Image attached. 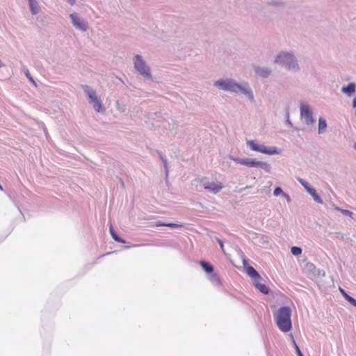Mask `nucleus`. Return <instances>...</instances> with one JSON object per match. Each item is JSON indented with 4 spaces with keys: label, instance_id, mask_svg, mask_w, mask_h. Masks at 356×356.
I'll list each match as a JSON object with an SVG mask.
<instances>
[{
    "label": "nucleus",
    "instance_id": "nucleus-1",
    "mask_svg": "<svg viewBox=\"0 0 356 356\" xmlns=\"http://www.w3.org/2000/svg\"><path fill=\"white\" fill-rule=\"evenodd\" d=\"M274 63L284 67L289 71L296 72L300 70L298 60L291 51L279 52L275 57Z\"/></svg>",
    "mask_w": 356,
    "mask_h": 356
},
{
    "label": "nucleus",
    "instance_id": "nucleus-2",
    "mask_svg": "<svg viewBox=\"0 0 356 356\" xmlns=\"http://www.w3.org/2000/svg\"><path fill=\"white\" fill-rule=\"evenodd\" d=\"M291 309L289 307H282L274 314L276 324L282 332H288L292 328Z\"/></svg>",
    "mask_w": 356,
    "mask_h": 356
},
{
    "label": "nucleus",
    "instance_id": "nucleus-3",
    "mask_svg": "<svg viewBox=\"0 0 356 356\" xmlns=\"http://www.w3.org/2000/svg\"><path fill=\"white\" fill-rule=\"evenodd\" d=\"M132 60L134 69L140 75L145 79L153 80L151 68L141 55H135Z\"/></svg>",
    "mask_w": 356,
    "mask_h": 356
},
{
    "label": "nucleus",
    "instance_id": "nucleus-4",
    "mask_svg": "<svg viewBox=\"0 0 356 356\" xmlns=\"http://www.w3.org/2000/svg\"><path fill=\"white\" fill-rule=\"evenodd\" d=\"M247 146L254 152L275 155L279 154L281 150L275 146H266L264 143H259L256 140H248L246 142Z\"/></svg>",
    "mask_w": 356,
    "mask_h": 356
},
{
    "label": "nucleus",
    "instance_id": "nucleus-5",
    "mask_svg": "<svg viewBox=\"0 0 356 356\" xmlns=\"http://www.w3.org/2000/svg\"><path fill=\"white\" fill-rule=\"evenodd\" d=\"M84 92L89 98V102L91 104L94 109L98 113H103L105 111V108L102 104V100L98 97L95 90L91 87L84 85L82 86Z\"/></svg>",
    "mask_w": 356,
    "mask_h": 356
},
{
    "label": "nucleus",
    "instance_id": "nucleus-6",
    "mask_svg": "<svg viewBox=\"0 0 356 356\" xmlns=\"http://www.w3.org/2000/svg\"><path fill=\"white\" fill-rule=\"evenodd\" d=\"M300 116L302 122L307 126H312L316 122L314 118L313 110L307 103H300Z\"/></svg>",
    "mask_w": 356,
    "mask_h": 356
},
{
    "label": "nucleus",
    "instance_id": "nucleus-7",
    "mask_svg": "<svg viewBox=\"0 0 356 356\" xmlns=\"http://www.w3.org/2000/svg\"><path fill=\"white\" fill-rule=\"evenodd\" d=\"M238 82L233 79H220L213 83V86L217 88L232 93H234L236 89Z\"/></svg>",
    "mask_w": 356,
    "mask_h": 356
},
{
    "label": "nucleus",
    "instance_id": "nucleus-8",
    "mask_svg": "<svg viewBox=\"0 0 356 356\" xmlns=\"http://www.w3.org/2000/svg\"><path fill=\"white\" fill-rule=\"evenodd\" d=\"M72 26L78 31L86 32L88 29V24L78 13L73 12L69 15Z\"/></svg>",
    "mask_w": 356,
    "mask_h": 356
},
{
    "label": "nucleus",
    "instance_id": "nucleus-9",
    "mask_svg": "<svg viewBox=\"0 0 356 356\" xmlns=\"http://www.w3.org/2000/svg\"><path fill=\"white\" fill-rule=\"evenodd\" d=\"M242 165L249 168H259L266 172H270L271 170V166L268 163L250 158H243Z\"/></svg>",
    "mask_w": 356,
    "mask_h": 356
},
{
    "label": "nucleus",
    "instance_id": "nucleus-10",
    "mask_svg": "<svg viewBox=\"0 0 356 356\" xmlns=\"http://www.w3.org/2000/svg\"><path fill=\"white\" fill-rule=\"evenodd\" d=\"M200 184L205 190L213 194L219 193L224 188V186L221 182L211 181L207 177L201 179Z\"/></svg>",
    "mask_w": 356,
    "mask_h": 356
},
{
    "label": "nucleus",
    "instance_id": "nucleus-11",
    "mask_svg": "<svg viewBox=\"0 0 356 356\" xmlns=\"http://www.w3.org/2000/svg\"><path fill=\"white\" fill-rule=\"evenodd\" d=\"M235 94H243L244 95L248 100L250 102L254 101V97L253 91L250 86L249 83L247 82H243L241 83H238Z\"/></svg>",
    "mask_w": 356,
    "mask_h": 356
},
{
    "label": "nucleus",
    "instance_id": "nucleus-12",
    "mask_svg": "<svg viewBox=\"0 0 356 356\" xmlns=\"http://www.w3.org/2000/svg\"><path fill=\"white\" fill-rule=\"evenodd\" d=\"M298 182L305 188L307 192L313 197L314 200L318 203L323 204V200L317 194L316 190L312 188L309 184L302 178H297Z\"/></svg>",
    "mask_w": 356,
    "mask_h": 356
},
{
    "label": "nucleus",
    "instance_id": "nucleus-13",
    "mask_svg": "<svg viewBox=\"0 0 356 356\" xmlns=\"http://www.w3.org/2000/svg\"><path fill=\"white\" fill-rule=\"evenodd\" d=\"M298 182L305 188L307 192L313 197L314 200L318 203L323 204V200L317 194L316 190L312 188L309 184L302 178H297Z\"/></svg>",
    "mask_w": 356,
    "mask_h": 356
},
{
    "label": "nucleus",
    "instance_id": "nucleus-14",
    "mask_svg": "<svg viewBox=\"0 0 356 356\" xmlns=\"http://www.w3.org/2000/svg\"><path fill=\"white\" fill-rule=\"evenodd\" d=\"M254 70L255 74L261 78H268L272 74V69L266 66H254Z\"/></svg>",
    "mask_w": 356,
    "mask_h": 356
},
{
    "label": "nucleus",
    "instance_id": "nucleus-15",
    "mask_svg": "<svg viewBox=\"0 0 356 356\" xmlns=\"http://www.w3.org/2000/svg\"><path fill=\"white\" fill-rule=\"evenodd\" d=\"M254 285L262 293H264V294H268V291H269L268 288L263 282V279L261 278V277H260V278H258V279L254 280Z\"/></svg>",
    "mask_w": 356,
    "mask_h": 356
},
{
    "label": "nucleus",
    "instance_id": "nucleus-16",
    "mask_svg": "<svg viewBox=\"0 0 356 356\" xmlns=\"http://www.w3.org/2000/svg\"><path fill=\"white\" fill-rule=\"evenodd\" d=\"M31 10V13L35 15L40 11V7L37 0H26Z\"/></svg>",
    "mask_w": 356,
    "mask_h": 356
},
{
    "label": "nucleus",
    "instance_id": "nucleus-17",
    "mask_svg": "<svg viewBox=\"0 0 356 356\" xmlns=\"http://www.w3.org/2000/svg\"><path fill=\"white\" fill-rule=\"evenodd\" d=\"M356 84L353 82L349 83L346 86L341 88V92L350 97L355 92Z\"/></svg>",
    "mask_w": 356,
    "mask_h": 356
},
{
    "label": "nucleus",
    "instance_id": "nucleus-18",
    "mask_svg": "<svg viewBox=\"0 0 356 356\" xmlns=\"http://www.w3.org/2000/svg\"><path fill=\"white\" fill-rule=\"evenodd\" d=\"M246 273L254 280L260 278L261 277L259 274L257 273V271L252 266H250L246 267Z\"/></svg>",
    "mask_w": 356,
    "mask_h": 356
},
{
    "label": "nucleus",
    "instance_id": "nucleus-19",
    "mask_svg": "<svg viewBox=\"0 0 356 356\" xmlns=\"http://www.w3.org/2000/svg\"><path fill=\"white\" fill-rule=\"evenodd\" d=\"M327 128V122L326 120L320 117L318 118V134H323Z\"/></svg>",
    "mask_w": 356,
    "mask_h": 356
},
{
    "label": "nucleus",
    "instance_id": "nucleus-20",
    "mask_svg": "<svg viewBox=\"0 0 356 356\" xmlns=\"http://www.w3.org/2000/svg\"><path fill=\"white\" fill-rule=\"evenodd\" d=\"M200 265L202 267V268L207 273H212L213 271V266L209 264V263L204 261H200Z\"/></svg>",
    "mask_w": 356,
    "mask_h": 356
},
{
    "label": "nucleus",
    "instance_id": "nucleus-21",
    "mask_svg": "<svg viewBox=\"0 0 356 356\" xmlns=\"http://www.w3.org/2000/svg\"><path fill=\"white\" fill-rule=\"evenodd\" d=\"M110 232L112 236V238L117 242L124 243L125 241L123 240L122 238L118 236V234L114 232L113 228L112 226L110 227Z\"/></svg>",
    "mask_w": 356,
    "mask_h": 356
},
{
    "label": "nucleus",
    "instance_id": "nucleus-22",
    "mask_svg": "<svg viewBox=\"0 0 356 356\" xmlns=\"http://www.w3.org/2000/svg\"><path fill=\"white\" fill-rule=\"evenodd\" d=\"M334 209L337 211H339L340 212H341V213H343L345 216H349L351 218H353V213L348 210L341 209L337 206L334 207Z\"/></svg>",
    "mask_w": 356,
    "mask_h": 356
},
{
    "label": "nucleus",
    "instance_id": "nucleus-23",
    "mask_svg": "<svg viewBox=\"0 0 356 356\" xmlns=\"http://www.w3.org/2000/svg\"><path fill=\"white\" fill-rule=\"evenodd\" d=\"M291 252L293 255L298 256L302 253V249L299 247L294 246L291 248Z\"/></svg>",
    "mask_w": 356,
    "mask_h": 356
},
{
    "label": "nucleus",
    "instance_id": "nucleus-24",
    "mask_svg": "<svg viewBox=\"0 0 356 356\" xmlns=\"http://www.w3.org/2000/svg\"><path fill=\"white\" fill-rule=\"evenodd\" d=\"M116 108L120 112H124L126 111V105L120 103L119 101L116 102Z\"/></svg>",
    "mask_w": 356,
    "mask_h": 356
},
{
    "label": "nucleus",
    "instance_id": "nucleus-25",
    "mask_svg": "<svg viewBox=\"0 0 356 356\" xmlns=\"http://www.w3.org/2000/svg\"><path fill=\"white\" fill-rule=\"evenodd\" d=\"M268 4L273 6L281 7L284 5V3L282 1L273 0L268 2Z\"/></svg>",
    "mask_w": 356,
    "mask_h": 356
},
{
    "label": "nucleus",
    "instance_id": "nucleus-26",
    "mask_svg": "<svg viewBox=\"0 0 356 356\" xmlns=\"http://www.w3.org/2000/svg\"><path fill=\"white\" fill-rule=\"evenodd\" d=\"M209 280L214 284H219V283H220L219 279L217 277V276L215 274L211 273L209 277Z\"/></svg>",
    "mask_w": 356,
    "mask_h": 356
},
{
    "label": "nucleus",
    "instance_id": "nucleus-27",
    "mask_svg": "<svg viewBox=\"0 0 356 356\" xmlns=\"http://www.w3.org/2000/svg\"><path fill=\"white\" fill-rule=\"evenodd\" d=\"M283 193H284V192L282 191V188H280V187H276L273 191V195L275 197H277L279 195L283 196Z\"/></svg>",
    "mask_w": 356,
    "mask_h": 356
},
{
    "label": "nucleus",
    "instance_id": "nucleus-28",
    "mask_svg": "<svg viewBox=\"0 0 356 356\" xmlns=\"http://www.w3.org/2000/svg\"><path fill=\"white\" fill-rule=\"evenodd\" d=\"M24 72L25 76L30 80V81H31L33 84L35 85V82L33 80V77L31 76L29 70L25 69L24 70Z\"/></svg>",
    "mask_w": 356,
    "mask_h": 356
},
{
    "label": "nucleus",
    "instance_id": "nucleus-29",
    "mask_svg": "<svg viewBox=\"0 0 356 356\" xmlns=\"http://www.w3.org/2000/svg\"><path fill=\"white\" fill-rule=\"evenodd\" d=\"M339 291L341 292V293L342 294V296H343V298L348 302V300H350V298H351V296H350L343 289L341 288H339Z\"/></svg>",
    "mask_w": 356,
    "mask_h": 356
},
{
    "label": "nucleus",
    "instance_id": "nucleus-30",
    "mask_svg": "<svg viewBox=\"0 0 356 356\" xmlns=\"http://www.w3.org/2000/svg\"><path fill=\"white\" fill-rule=\"evenodd\" d=\"M229 159H232V161H234V162L242 165L243 158L229 156Z\"/></svg>",
    "mask_w": 356,
    "mask_h": 356
},
{
    "label": "nucleus",
    "instance_id": "nucleus-31",
    "mask_svg": "<svg viewBox=\"0 0 356 356\" xmlns=\"http://www.w3.org/2000/svg\"><path fill=\"white\" fill-rule=\"evenodd\" d=\"M165 226L169 227L171 228H178L180 227L181 225L177 223H173V222H168L165 223Z\"/></svg>",
    "mask_w": 356,
    "mask_h": 356
},
{
    "label": "nucleus",
    "instance_id": "nucleus-32",
    "mask_svg": "<svg viewBox=\"0 0 356 356\" xmlns=\"http://www.w3.org/2000/svg\"><path fill=\"white\" fill-rule=\"evenodd\" d=\"M293 344H294V346H295V348H296V351L297 355L298 356H304L303 354L302 353V352L300 351L299 347L296 344V341L294 340H293Z\"/></svg>",
    "mask_w": 356,
    "mask_h": 356
},
{
    "label": "nucleus",
    "instance_id": "nucleus-33",
    "mask_svg": "<svg viewBox=\"0 0 356 356\" xmlns=\"http://www.w3.org/2000/svg\"><path fill=\"white\" fill-rule=\"evenodd\" d=\"M216 239L217 242L218 243V244H219V245H220V248H221L222 251V252H224V245H223V242H222V240H220V238H216Z\"/></svg>",
    "mask_w": 356,
    "mask_h": 356
},
{
    "label": "nucleus",
    "instance_id": "nucleus-34",
    "mask_svg": "<svg viewBox=\"0 0 356 356\" xmlns=\"http://www.w3.org/2000/svg\"><path fill=\"white\" fill-rule=\"evenodd\" d=\"M306 266L308 268V270H314L315 268V266L312 263H307L306 264Z\"/></svg>",
    "mask_w": 356,
    "mask_h": 356
},
{
    "label": "nucleus",
    "instance_id": "nucleus-35",
    "mask_svg": "<svg viewBox=\"0 0 356 356\" xmlns=\"http://www.w3.org/2000/svg\"><path fill=\"white\" fill-rule=\"evenodd\" d=\"M283 197L286 199V200L288 202H291V199L290 196L287 193H283Z\"/></svg>",
    "mask_w": 356,
    "mask_h": 356
},
{
    "label": "nucleus",
    "instance_id": "nucleus-36",
    "mask_svg": "<svg viewBox=\"0 0 356 356\" xmlns=\"http://www.w3.org/2000/svg\"><path fill=\"white\" fill-rule=\"evenodd\" d=\"M348 302L352 305H353L354 307H356V300L354 299L353 298H350V300H348Z\"/></svg>",
    "mask_w": 356,
    "mask_h": 356
},
{
    "label": "nucleus",
    "instance_id": "nucleus-37",
    "mask_svg": "<svg viewBox=\"0 0 356 356\" xmlns=\"http://www.w3.org/2000/svg\"><path fill=\"white\" fill-rule=\"evenodd\" d=\"M165 222H162L161 221H158L155 223L154 226L160 227V226H165Z\"/></svg>",
    "mask_w": 356,
    "mask_h": 356
},
{
    "label": "nucleus",
    "instance_id": "nucleus-38",
    "mask_svg": "<svg viewBox=\"0 0 356 356\" xmlns=\"http://www.w3.org/2000/svg\"><path fill=\"white\" fill-rule=\"evenodd\" d=\"M161 159L163 161V165H164V167L165 168V170H167V161L165 159L161 157Z\"/></svg>",
    "mask_w": 356,
    "mask_h": 356
},
{
    "label": "nucleus",
    "instance_id": "nucleus-39",
    "mask_svg": "<svg viewBox=\"0 0 356 356\" xmlns=\"http://www.w3.org/2000/svg\"><path fill=\"white\" fill-rule=\"evenodd\" d=\"M353 108L356 107V97L353 100Z\"/></svg>",
    "mask_w": 356,
    "mask_h": 356
},
{
    "label": "nucleus",
    "instance_id": "nucleus-40",
    "mask_svg": "<svg viewBox=\"0 0 356 356\" xmlns=\"http://www.w3.org/2000/svg\"><path fill=\"white\" fill-rule=\"evenodd\" d=\"M3 66V63L1 62V60H0V68Z\"/></svg>",
    "mask_w": 356,
    "mask_h": 356
},
{
    "label": "nucleus",
    "instance_id": "nucleus-41",
    "mask_svg": "<svg viewBox=\"0 0 356 356\" xmlns=\"http://www.w3.org/2000/svg\"><path fill=\"white\" fill-rule=\"evenodd\" d=\"M287 123H288L289 124L291 125V121H290L289 120H287Z\"/></svg>",
    "mask_w": 356,
    "mask_h": 356
},
{
    "label": "nucleus",
    "instance_id": "nucleus-42",
    "mask_svg": "<svg viewBox=\"0 0 356 356\" xmlns=\"http://www.w3.org/2000/svg\"><path fill=\"white\" fill-rule=\"evenodd\" d=\"M354 149L356 150V142L354 143Z\"/></svg>",
    "mask_w": 356,
    "mask_h": 356
},
{
    "label": "nucleus",
    "instance_id": "nucleus-43",
    "mask_svg": "<svg viewBox=\"0 0 356 356\" xmlns=\"http://www.w3.org/2000/svg\"><path fill=\"white\" fill-rule=\"evenodd\" d=\"M0 190L3 191V187H2V186L1 184H0Z\"/></svg>",
    "mask_w": 356,
    "mask_h": 356
},
{
    "label": "nucleus",
    "instance_id": "nucleus-44",
    "mask_svg": "<svg viewBox=\"0 0 356 356\" xmlns=\"http://www.w3.org/2000/svg\"><path fill=\"white\" fill-rule=\"evenodd\" d=\"M243 264L245 266V264H246V261H243Z\"/></svg>",
    "mask_w": 356,
    "mask_h": 356
}]
</instances>
